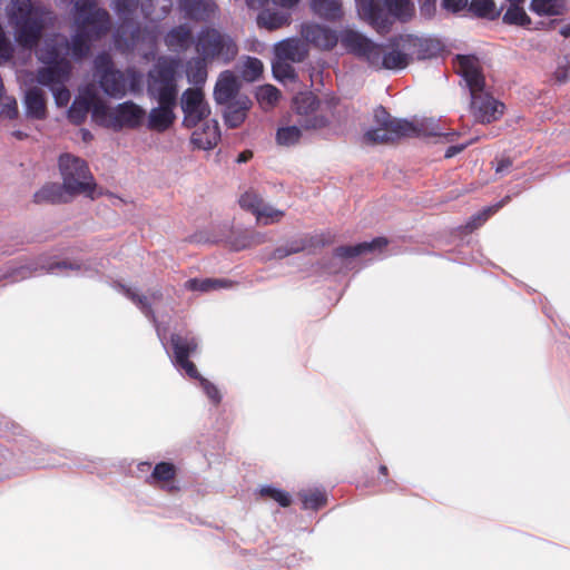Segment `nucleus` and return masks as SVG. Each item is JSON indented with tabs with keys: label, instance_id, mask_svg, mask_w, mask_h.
<instances>
[{
	"label": "nucleus",
	"instance_id": "obj_1",
	"mask_svg": "<svg viewBox=\"0 0 570 570\" xmlns=\"http://www.w3.org/2000/svg\"><path fill=\"white\" fill-rule=\"evenodd\" d=\"M76 31L69 40L70 53L76 61L87 58L91 41L106 36L111 27L110 16L106 9L98 8L95 0L75 2Z\"/></svg>",
	"mask_w": 570,
	"mask_h": 570
},
{
	"label": "nucleus",
	"instance_id": "obj_2",
	"mask_svg": "<svg viewBox=\"0 0 570 570\" xmlns=\"http://www.w3.org/2000/svg\"><path fill=\"white\" fill-rule=\"evenodd\" d=\"M456 72L462 76L471 95V110L474 119L481 124H490L500 119L505 106L488 94L485 78L480 61L474 56H458Z\"/></svg>",
	"mask_w": 570,
	"mask_h": 570
},
{
	"label": "nucleus",
	"instance_id": "obj_3",
	"mask_svg": "<svg viewBox=\"0 0 570 570\" xmlns=\"http://www.w3.org/2000/svg\"><path fill=\"white\" fill-rule=\"evenodd\" d=\"M47 11L31 0H11L8 7L9 22L14 29L16 41L24 49L39 45L47 23Z\"/></svg>",
	"mask_w": 570,
	"mask_h": 570
},
{
	"label": "nucleus",
	"instance_id": "obj_4",
	"mask_svg": "<svg viewBox=\"0 0 570 570\" xmlns=\"http://www.w3.org/2000/svg\"><path fill=\"white\" fill-rule=\"evenodd\" d=\"M374 122L376 127L363 135V140L368 145L394 144L402 138L440 135L434 129L429 130L424 122L393 118L383 106L374 109Z\"/></svg>",
	"mask_w": 570,
	"mask_h": 570
},
{
	"label": "nucleus",
	"instance_id": "obj_5",
	"mask_svg": "<svg viewBox=\"0 0 570 570\" xmlns=\"http://www.w3.org/2000/svg\"><path fill=\"white\" fill-rule=\"evenodd\" d=\"M216 104L225 106L224 120L227 127L238 128L253 106L250 98L240 92L237 77L229 70L220 72L214 88Z\"/></svg>",
	"mask_w": 570,
	"mask_h": 570
},
{
	"label": "nucleus",
	"instance_id": "obj_6",
	"mask_svg": "<svg viewBox=\"0 0 570 570\" xmlns=\"http://www.w3.org/2000/svg\"><path fill=\"white\" fill-rule=\"evenodd\" d=\"M357 7L360 16L381 33L390 30L393 19L407 22L414 16L411 0H361Z\"/></svg>",
	"mask_w": 570,
	"mask_h": 570
},
{
	"label": "nucleus",
	"instance_id": "obj_7",
	"mask_svg": "<svg viewBox=\"0 0 570 570\" xmlns=\"http://www.w3.org/2000/svg\"><path fill=\"white\" fill-rule=\"evenodd\" d=\"M179 60L175 58H160L148 71L147 92L156 101L177 102L178 86L177 71Z\"/></svg>",
	"mask_w": 570,
	"mask_h": 570
},
{
	"label": "nucleus",
	"instance_id": "obj_8",
	"mask_svg": "<svg viewBox=\"0 0 570 570\" xmlns=\"http://www.w3.org/2000/svg\"><path fill=\"white\" fill-rule=\"evenodd\" d=\"M195 50L209 62H232L237 53L238 46L234 38L214 27H204L195 40Z\"/></svg>",
	"mask_w": 570,
	"mask_h": 570
},
{
	"label": "nucleus",
	"instance_id": "obj_9",
	"mask_svg": "<svg viewBox=\"0 0 570 570\" xmlns=\"http://www.w3.org/2000/svg\"><path fill=\"white\" fill-rule=\"evenodd\" d=\"M59 169L62 177V184L70 196L86 195L95 198L96 189L95 178L88 164L71 154H62L59 157Z\"/></svg>",
	"mask_w": 570,
	"mask_h": 570
},
{
	"label": "nucleus",
	"instance_id": "obj_10",
	"mask_svg": "<svg viewBox=\"0 0 570 570\" xmlns=\"http://www.w3.org/2000/svg\"><path fill=\"white\" fill-rule=\"evenodd\" d=\"M115 10L121 22L115 33V45L122 51H131L141 40L142 30L132 20L139 0H115Z\"/></svg>",
	"mask_w": 570,
	"mask_h": 570
},
{
	"label": "nucleus",
	"instance_id": "obj_11",
	"mask_svg": "<svg viewBox=\"0 0 570 570\" xmlns=\"http://www.w3.org/2000/svg\"><path fill=\"white\" fill-rule=\"evenodd\" d=\"M94 66L102 91L111 98H122L127 92V78L122 71L115 68L110 55L99 53Z\"/></svg>",
	"mask_w": 570,
	"mask_h": 570
},
{
	"label": "nucleus",
	"instance_id": "obj_12",
	"mask_svg": "<svg viewBox=\"0 0 570 570\" xmlns=\"http://www.w3.org/2000/svg\"><path fill=\"white\" fill-rule=\"evenodd\" d=\"M342 43L373 70H383L385 46L375 43L356 31H346L342 37Z\"/></svg>",
	"mask_w": 570,
	"mask_h": 570
},
{
	"label": "nucleus",
	"instance_id": "obj_13",
	"mask_svg": "<svg viewBox=\"0 0 570 570\" xmlns=\"http://www.w3.org/2000/svg\"><path fill=\"white\" fill-rule=\"evenodd\" d=\"M180 106L184 112L183 124L187 128L196 127L210 114L209 106L205 101V96L200 88L186 89L183 92Z\"/></svg>",
	"mask_w": 570,
	"mask_h": 570
},
{
	"label": "nucleus",
	"instance_id": "obj_14",
	"mask_svg": "<svg viewBox=\"0 0 570 570\" xmlns=\"http://www.w3.org/2000/svg\"><path fill=\"white\" fill-rule=\"evenodd\" d=\"M146 111L131 100L119 104L109 115L115 129H136L142 125Z\"/></svg>",
	"mask_w": 570,
	"mask_h": 570
},
{
	"label": "nucleus",
	"instance_id": "obj_15",
	"mask_svg": "<svg viewBox=\"0 0 570 570\" xmlns=\"http://www.w3.org/2000/svg\"><path fill=\"white\" fill-rule=\"evenodd\" d=\"M69 53V39L63 35L56 33L45 39L37 52V58L42 63H60L70 61L68 59Z\"/></svg>",
	"mask_w": 570,
	"mask_h": 570
},
{
	"label": "nucleus",
	"instance_id": "obj_16",
	"mask_svg": "<svg viewBox=\"0 0 570 570\" xmlns=\"http://www.w3.org/2000/svg\"><path fill=\"white\" fill-rule=\"evenodd\" d=\"M45 65V67L38 68L36 73V80L39 85L52 89L69 81L72 71L70 61Z\"/></svg>",
	"mask_w": 570,
	"mask_h": 570
},
{
	"label": "nucleus",
	"instance_id": "obj_17",
	"mask_svg": "<svg viewBox=\"0 0 570 570\" xmlns=\"http://www.w3.org/2000/svg\"><path fill=\"white\" fill-rule=\"evenodd\" d=\"M177 468L171 462H159L154 466L151 474L147 478V483L157 487L168 493H176L179 487L176 484Z\"/></svg>",
	"mask_w": 570,
	"mask_h": 570
},
{
	"label": "nucleus",
	"instance_id": "obj_18",
	"mask_svg": "<svg viewBox=\"0 0 570 570\" xmlns=\"http://www.w3.org/2000/svg\"><path fill=\"white\" fill-rule=\"evenodd\" d=\"M303 37L315 47L323 50L333 49L338 41L336 32L320 24H307L302 30Z\"/></svg>",
	"mask_w": 570,
	"mask_h": 570
},
{
	"label": "nucleus",
	"instance_id": "obj_19",
	"mask_svg": "<svg viewBox=\"0 0 570 570\" xmlns=\"http://www.w3.org/2000/svg\"><path fill=\"white\" fill-rule=\"evenodd\" d=\"M158 107L150 110L148 115V128L157 132L166 131L175 121L174 108L177 102L157 101Z\"/></svg>",
	"mask_w": 570,
	"mask_h": 570
},
{
	"label": "nucleus",
	"instance_id": "obj_20",
	"mask_svg": "<svg viewBox=\"0 0 570 570\" xmlns=\"http://www.w3.org/2000/svg\"><path fill=\"white\" fill-rule=\"evenodd\" d=\"M190 140L198 149H213L220 140L218 122L216 120L205 121L200 128L193 132Z\"/></svg>",
	"mask_w": 570,
	"mask_h": 570
},
{
	"label": "nucleus",
	"instance_id": "obj_21",
	"mask_svg": "<svg viewBox=\"0 0 570 570\" xmlns=\"http://www.w3.org/2000/svg\"><path fill=\"white\" fill-rule=\"evenodd\" d=\"M165 45L173 51L185 52L194 41L191 28L188 24H179L170 29L165 38Z\"/></svg>",
	"mask_w": 570,
	"mask_h": 570
},
{
	"label": "nucleus",
	"instance_id": "obj_22",
	"mask_svg": "<svg viewBox=\"0 0 570 570\" xmlns=\"http://www.w3.org/2000/svg\"><path fill=\"white\" fill-rule=\"evenodd\" d=\"M179 8L186 18L205 21L215 12L217 7L212 0H179Z\"/></svg>",
	"mask_w": 570,
	"mask_h": 570
},
{
	"label": "nucleus",
	"instance_id": "obj_23",
	"mask_svg": "<svg viewBox=\"0 0 570 570\" xmlns=\"http://www.w3.org/2000/svg\"><path fill=\"white\" fill-rule=\"evenodd\" d=\"M389 240L385 237H376L371 242H364L356 245L338 246L334 249V255L340 258H354L364 253L374 252L386 247Z\"/></svg>",
	"mask_w": 570,
	"mask_h": 570
},
{
	"label": "nucleus",
	"instance_id": "obj_24",
	"mask_svg": "<svg viewBox=\"0 0 570 570\" xmlns=\"http://www.w3.org/2000/svg\"><path fill=\"white\" fill-rule=\"evenodd\" d=\"M70 195L66 191L65 185L48 183L33 195L36 204H65L69 202Z\"/></svg>",
	"mask_w": 570,
	"mask_h": 570
},
{
	"label": "nucleus",
	"instance_id": "obj_25",
	"mask_svg": "<svg viewBox=\"0 0 570 570\" xmlns=\"http://www.w3.org/2000/svg\"><path fill=\"white\" fill-rule=\"evenodd\" d=\"M401 47L400 43H392L389 50L385 49L383 70H401L409 66L411 56L406 52V42L403 41Z\"/></svg>",
	"mask_w": 570,
	"mask_h": 570
},
{
	"label": "nucleus",
	"instance_id": "obj_26",
	"mask_svg": "<svg viewBox=\"0 0 570 570\" xmlns=\"http://www.w3.org/2000/svg\"><path fill=\"white\" fill-rule=\"evenodd\" d=\"M266 242V235L256 230H242L234 234L229 239V246L233 250L239 252L243 249L259 246Z\"/></svg>",
	"mask_w": 570,
	"mask_h": 570
},
{
	"label": "nucleus",
	"instance_id": "obj_27",
	"mask_svg": "<svg viewBox=\"0 0 570 570\" xmlns=\"http://www.w3.org/2000/svg\"><path fill=\"white\" fill-rule=\"evenodd\" d=\"M27 115L35 119H43L47 115L46 98L41 89L33 87L24 97Z\"/></svg>",
	"mask_w": 570,
	"mask_h": 570
},
{
	"label": "nucleus",
	"instance_id": "obj_28",
	"mask_svg": "<svg viewBox=\"0 0 570 570\" xmlns=\"http://www.w3.org/2000/svg\"><path fill=\"white\" fill-rule=\"evenodd\" d=\"M311 8L315 14L328 21H336L343 16L341 0H312Z\"/></svg>",
	"mask_w": 570,
	"mask_h": 570
},
{
	"label": "nucleus",
	"instance_id": "obj_29",
	"mask_svg": "<svg viewBox=\"0 0 570 570\" xmlns=\"http://www.w3.org/2000/svg\"><path fill=\"white\" fill-rule=\"evenodd\" d=\"M140 8L146 19L160 21L169 14L171 0H141Z\"/></svg>",
	"mask_w": 570,
	"mask_h": 570
},
{
	"label": "nucleus",
	"instance_id": "obj_30",
	"mask_svg": "<svg viewBox=\"0 0 570 570\" xmlns=\"http://www.w3.org/2000/svg\"><path fill=\"white\" fill-rule=\"evenodd\" d=\"M276 56L279 60L301 62L305 59L306 52L303 50L299 41L287 39L279 42L276 48Z\"/></svg>",
	"mask_w": 570,
	"mask_h": 570
},
{
	"label": "nucleus",
	"instance_id": "obj_31",
	"mask_svg": "<svg viewBox=\"0 0 570 570\" xmlns=\"http://www.w3.org/2000/svg\"><path fill=\"white\" fill-rule=\"evenodd\" d=\"M291 14L278 10H263L257 16V24L268 30H276L289 24Z\"/></svg>",
	"mask_w": 570,
	"mask_h": 570
},
{
	"label": "nucleus",
	"instance_id": "obj_32",
	"mask_svg": "<svg viewBox=\"0 0 570 570\" xmlns=\"http://www.w3.org/2000/svg\"><path fill=\"white\" fill-rule=\"evenodd\" d=\"M209 60L204 59L202 56L198 55V57L193 58L187 62L186 66V76L190 83L195 85L196 88H199L198 86H203L208 76L207 71V63Z\"/></svg>",
	"mask_w": 570,
	"mask_h": 570
},
{
	"label": "nucleus",
	"instance_id": "obj_33",
	"mask_svg": "<svg viewBox=\"0 0 570 570\" xmlns=\"http://www.w3.org/2000/svg\"><path fill=\"white\" fill-rule=\"evenodd\" d=\"M170 343L174 350L176 364L188 360L190 354L197 350V341L194 337H183L179 334H173Z\"/></svg>",
	"mask_w": 570,
	"mask_h": 570
},
{
	"label": "nucleus",
	"instance_id": "obj_34",
	"mask_svg": "<svg viewBox=\"0 0 570 570\" xmlns=\"http://www.w3.org/2000/svg\"><path fill=\"white\" fill-rule=\"evenodd\" d=\"M314 237H303L293 239L285 245L276 247L271 254L272 259H283L289 255L303 252L308 246L314 244Z\"/></svg>",
	"mask_w": 570,
	"mask_h": 570
},
{
	"label": "nucleus",
	"instance_id": "obj_35",
	"mask_svg": "<svg viewBox=\"0 0 570 570\" xmlns=\"http://www.w3.org/2000/svg\"><path fill=\"white\" fill-rule=\"evenodd\" d=\"M90 111L89 90L77 97L68 110V118L75 125H81Z\"/></svg>",
	"mask_w": 570,
	"mask_h": 570
},
{
	"label": "nucleus",
	"instance_id": "obj_36",
	"mask_svg": "<svg viewBox=\"0 0 570 570\" xmlns=\"http://www.w3.org/2000/svg\"><path fill=\"white\" fill-rule=\"evenodd\" d=\"M295 111L301 118L320 110L321 101L313 92L299 94L294 98Z\"/></svg>",
	"mask_w": 570,
	"mask_h": 570
},
{
	"label": "nucleus",
	"instance_id": "obj_37",
	"mask_svg": "<svg viewBox=\"0 0 570 570\" xmlns=\"http://www.w3.org/2000/svg\"><path fill=\"white\" fill-rule=\"evenodd\" d=\"M233 282L220 278H190L185 283V287L189 291L210 292L219 288H228L233 286Z\"/></svg>",
	"mask_w": 570,
	"mask_h": 570
},
{
	"label": "nucleus",
	"instance_id": "obj_38",
	"mask_svg": "<svg viewBox=\"0 0 570 570\" xmlns=\"http://www.w3.org/2000/svg\"><path fill=\"white\" fill-rule=\"evenodd\" d=\"M510 200L509 196H505L501 202L489 206L481 210L480 213L473 215L464 225V230L466 233H472L479 227H481L493 214H495L500 208H502Z\"/></svg>",
	"mask_w": 570,
	"mask_h": 570
},
{
	"label": "nucleus",
	"instance_id": "obj_39",
	"mask_svg": "<svg viewBox=\"0 0 570 570\" xmlns=\"http://www.w3.org/2000/svg\"><path fill=\"white\" fill-rule=\"evenodd\" d=\"M299 498L303 503V508L306 510H320L321 508L325 507L327 503V497L324 491H321L318 489L315 490H308V491H302L299 492Z\"/></svg>",
	"mask_w": 570,
	"mask_h": 570
},
{
	"label": "nucleus",
	"instance_id": "obj_40",
	"mask_svg": "<svg viewBox=\"0 0 570 570\" xmlns=\"http://www.w3.org/2000/svg\"><path fill=\"white\" fill-rule=\"evenodd\" d=\"M275 138L279 146H294L302 138V129L297 126L281 127L277 129Z\"/></svg>",
	"mask_w": 570,
	"mask_h": 570
},
{
	"label": "nucleus",
	"instance_id": "obj_41",
	"mask_svg": "<svg viewBox=\"0 0 570 570\" xmlns=\"http://www.w3.org/2000/svg\"><path fill=\"white\" fill-rule=\"evenodd\" d=\"M519 2L511 4L503 14V22L508 24H515L527 27L531 23L530 17L525 13L523 8L518 6Z\"/></svg>",
	"mask_w": 570,
	"mask_h": 570
},
{
	"label": "nucleus",
	"instance_id": "obj_42",
	"mask_svg": "<svg viewBox=\"0 0 570 570\" xmlns=\"http://www.w3.org/2000/svg\"><path fill=\"white\" fill-rule=\"evenodd\" d=\"M263 62L256 57H247L243 63L242 77L246 81H256L263 73Z\"/></svg>",
	"mask_w": 570,
	"mask_h": 570
},
{
	"label": "nucleus",
	"instance_id": "obj_43",
	"mask_svg": "<svg viewBox=\"0 0 570 570\" xmlns=\"http://www.w3.org/2000/svg\"><path fill=\"white\" fill-rule=\"evenodd\" d=\"M301 128L305 130H321L330 126L331 120L326 115L323 114H311L305 118L299 119Z\"/></svg>",
	"mask_w": 570,
	"mask_h": 570
},
{
	"label": "nucleus",
	"instance_id": "obj_44",
	"mask_svg": "<svg viewBox=\"0 0 570 570\" xmlns=\"http://www.w3.org/2000/svg\"><path fill=\"white\" fill-rule=\"evenodd\" d=\"M259 495L264 499H271L277 502L283 508H287L292 503V499L288 492L269 485L261 488Z\"/></svg>",
	"mask_w": 570,
	"mask_h": 570
},
{
	"label": "nucleus",
	"instance_id": "obj_45",
	"mask_svg": "<svg viewBox=\"0 0 570 570\" xmlns=\"http://www.w3.org/2000/svg\"><path fill=\"white\" fill-rule=\"evenodd\" d=\"M284 215L285 213L283 210L276 209L264 203L255 216L258 223H262L263 225H271L278 223Z\"/></svg>",
	"mask_w": 570,
	"mask_h": 570
},
{
	"label": "nucleus",
	"instance_id": "obj_46",
	"mask_svg": "<svg viewBox=\"0 0 570 570\" xmlns=\"http://www.w3.org/2000/svg\"><path fill=\"white\" fill-rule=\"evenodd\" d=\"M263 204V198L255 190H247L239 198L240 207L254 215L257 214Z\"/></svg>",
	"mask_w": 570,
	"mask_h": 570
},
{
	"label": "nucleus",
	"instance_id": "obj_47",
	"mask_svg": "<svg viewBox=\"0 0 570 570\" xmlns=\"http://www.w3.org/2000/svg\"><path fill=\"white\" fill-rule=\"evenodd\" d=\"M256 97L261 104L274 106L281 97V91L272 85H265L258 88Z\"/></svg>",
	"mask_w": 570,
	"mask_h": 570
},
{
	"label": "nucleus",
	"instance_id": "obj_48",
	"mask_svg": "<svg viewBox=\"0 0 570 570\" xmlns=\"http://www.w3.org/2000/svg\"><path fill=\"white\" fill-rule=\"evenodd\" d=\"M470 10L478 17L493 18L495 3L493 0H472L470 3Z\"/></svg>",
	"mask_w": 570,
	"mask_h": 570
},
{
	"label": "nucleus",
	"instance_id": "obj_49",
	"mask_svg": "<svg viewBox=\"0 0 570 570\" xmlns=\"http://www.w3.org/2000/svg\"><path fill=\"white\" fill-rule=\"evenodd\" d=\"M531 10L540 16H557L561 13L556 4V0H532Z\"/></svg>",
	"mask_w": 570,
	"mask_h": 570
},
{
	"label": "nucleus",
	"instance_id": "obj_50",
	"mask_svg": "<svg viewBox=\"0 0 570 570\" xmlns=\"http://www.w3.org/2000/svg\"><path fill=\"white\" fill-rule=\"evenodd\" d=\"M273 75L278 80L294 79L296 77L294 67L285 60H277L273 63Z\"/></svg>",
	"mask_w": 570,
	"mask_h": 570
},
{
	"label": "nucleus",
	"instance_id": "obj_51",
	"mask_svg": "<svg viewBox=\"0 0 570 570\" xmlns=\"http://www.w3.org/2000/svg\"><path fill=\"white\" fill-rule=\"evenodd\" d=\"M90 111L92 117L105 118L110 115L107 105L95 92L89 91Z\"/></svg>",
	"mask_w": 570,
	"mask_h": 570
},
{
	"label": "nucleus",
	"instance_id": "obj_52",
	"mask_svg": "<svg viewBox=\"0 0 570 570\" xmlns=\"http://www.w3.org/2000/svg\"><path fill=\"white\" fill-rule=\"evenodd\" d=\"M50 90L53 94L55 101H56L57 106L65 107L69 104L71 95H70V91L67 88L66 83L60 85Z\"/></svg>",
	"mask_w": 570,
	"mask_h": 570
},
{
	"label": "nucleus",
	"instance_id": "obj_53",
	"mask_svg": "<svg viewBox=\"0 0 570 570\" xmlns=\"http://www.w3.org/2000/svg\"><path fill=\"white\" fill-rule=\"evenodd\" d=\"M202 386L206 393V395L215 403L218 404L222 400L219 390L216 385L209 382L206 379H200Z\"/></svg>",
	"mask_w": 570,
	"mask_h": 570
},
{
	"label": "nucleus",
	"instance_id": "obj_54",
	"mask_svg": "<svg viewBox=\"0 0 570 570\" xmlns=\"http://www.w3.org/2000/svg\"><path fill=\"white\" fill-rule=\"evenodd\" d=\"M436 12V0H423L420 4V14L425 19H431Z\"/></svg>",
	"mask_w": 570,
	"mask_h": 570
},
{
	"label": "nucleus",
	"instance_id": "obj_55",
	"mask_svg": "<svg viewBox=\"0 0 570 570\" xmlns=\"http://www.w3.org/2000/svg\"><path fill=\"white\" fill-rule=\"evenodd\" d=\"M177 365L181 367L189 377L195 380L202 379L196 365L189 361V358L177 363Z\"/></svg>",
	"mask_w": 570,
	"mask_h": 570
},
{
	"label": "nucleus",
	"instance_id": "obj_56",
	"mask_svg": "<svg viewBox=\"0 0 570 570\" xmlns=\"http://www.w3.org/2000/svg\"><path fill=\"white\" fill-rule=\"evenodd\" d=\"M468 6V0H442V7L451 12H459Z\"/></svg>",
	"mask_w": 570,
	"mask_h": 570
},
{
	"label": "nucleus",
	"instance_id": "obj_57",
	"mask_svg": "<svg viewBox=\"0 0 570 570\" xmlns=\"http://www.w3.org/2000/svg\"><path fill=\"white\" fill-rule=\"evenodd\" d=\"M135 304L141 309V312L145 315L149 316V315L153 314L151 304H150V302L148 301V298L146 296L140 295V297L137 298Z\"/></svg>",
	"mask_w": 570,
	"mask_h": 570
},
{
	"label": "nucleus",
	"instance_id": "obj_58",
	"mask_svg": "<svg viewBox=\"0 0 570 570\" xmlns=\"http://www.w3.org/2000/svg\"><path fill=\"white\" fill-rule=\"evenodd\" d=\"M512 167V160L510 158H501L497 160L495 173L504 174Z\"/></svg>",
	"mask_w": 570,
	"mask_h": 570
},
{
	"label": "nucleus",
	"instance_id": "obj_59",
	"mask_svg": "<svg viewBox=\"0 0 570 570\" xmlns=\"http://www.w3.org/2000/svg\"><path fill=\"white\" fill-rule=\"evenodd\" d=\"M468 145L469 144L450 146L446 149L444 157L445 158H452L453 156H455V155L460 154L461 151H463L468 147Z\"/></svg>",
	"mask_w": 570,
	"mask_h": 570
},
{
	"label": "nucleus",
	"instance_id": "obj_60",
	"mask_svg": "<svg viewBox=\"0 0 570 570\" xmlns=\"http://www.w3.org/2000/svg\"><path fill=\"white\" fill-rule=\"evenodd\" d=\"M55 268H59V269H79V265H75V264H71L67 261H62V262H58V263H55L52 264L50 267H49V271L52 272Z\"/></svg>",
	"mask_w": 570,
	"mask_h": 570
},
{
	"label": "nucleus",
	"instance_id": "obj_61",
	"mask_svg": "<svg viewBox=\"0 0 570 570\" xmlns=\"http://www.w3.org/2000/svg\"><path fill=\"white\" fill-rule=\"evenodd\" d=\"M121 291L132 302L135 303L137 298L140 297L139 294H137L135 291H132L130 287H127L125 285H120Z\"/></svg>",
	"mask_w": 570,
	"mask_h": 570
},
{
	"label": "nucleus",
	"instance_id": "obj_62",
	"mask_svg": "<svg viewBox=\"0 0 570 570\" xmlns=\"http://www.w3.org/2000/svg\"><path fill=\"white\" fill-rule=\"evenodd\" d=\"M252 157H253V153L250 150H244L238 155L236 161L239 164L247 163L248 160L252 159Z\"/></svg>",
	"mask_w": 570,
	"mask_h": 570
},
{
	"label": "nucleus",
	"instance_id": "obj_63",
	"mask_svg": "<svg viewBox=\"0 0 570 570\" xmlns=\"http://www.w3.org/2000/svg\"><path fill=\"white\" fill-rule=\"evenodd\" d=\"M6 114L10 119H13L18 116V107L17 104L13 102L12 106L8 105L6 108Z\"/></svg>",
	"mask_w": 570,
	"mask_h": 570
},
{
	"label": "nucleus",
	"instance_id": "obj_64",
	"mask_svg": "<svg viewBox=\"0 0 570 570\" xmlns=\"http://www.w3.org/2000/svg\"><path fill=\"white\" fill-rule=\"evenodd\" d=\"M559 33L564 38H569L570 37V23H566V24L561 26V28L559 29Z\"/></svg>",
	"mask_w": 570,
	"mask_h": 570
}]
</instances>
